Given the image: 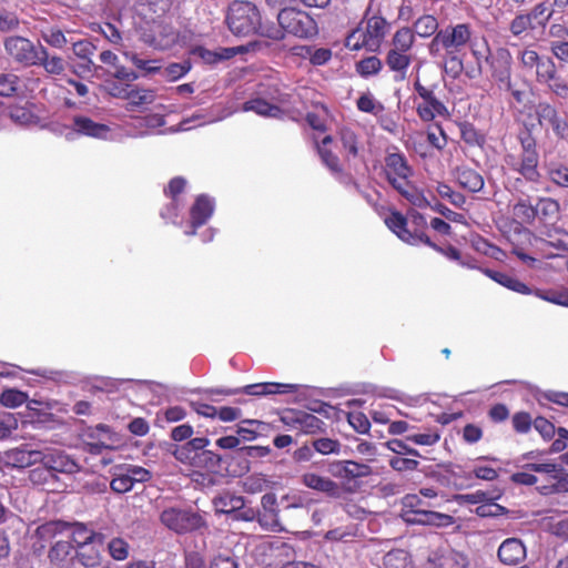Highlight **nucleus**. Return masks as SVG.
I'll list each match as a JSON object with an SVG mask.
<instances>
[{
  "instance_id": "nucleus-1",
  "label": "nucleus",
  "mask_w": 568,
  "mask_h": 568,
  "mask_svg": "<svg viewBox=\"0 0 568 568\" xmlns=\"http://www.w3.org/2000/svg\"><path fill=\"white\" fill-rule=\"evenodd\" d=\"M383 170L389 185L408 203L416 207L428 205L423 190L414 181V169L403 153L388 151L384 159Z\"/></svg>"
},
{
  "instance_id": "nucleus-2",
  "label": "nucleus",
  "mask_w": 568,
  "mask_h": 568,
  "mask_svg": "<svg viewBox=\"0 0 568 568\" xmlns=\"http://www.w3.org/2000/svg\"><path fill=\"white\" fill-rule=\"evenodd\" d=\"M227 29L237 37L258 33L271 39H282V32L275 28H264L258 8L251 1L235 0L227 7L225 14Z\"/></svg>"
},
{
  "instance_id": "nucleus-3",
  "label": "nucleus",
  "mask_w": 568,
  "mask_h": 568,
  "mask_svg": "<svg viewBox=\"0 0 568 568\" xmlns=\"http://www.w3.org/2000/svg\"><path fill=\"white\" fill-rule=\"evenodd\" d=\"M471 42V29L467 23H458L439 30L430 41L428 49L433 57H447L456 63L459 71L462 61L458 59L468 43Z\"/></svg>"
},
{
  "instance_id": "nucleus-4",
  "label": "nucleus",
  "mask_w": 568,
  "mask_h": 568,
  "mask_svg": "<svg viewBox=\"0 0 568 568\" xmlns=\"http://www.w3.org/2000/svg\"><path fill=\"white\" fill-rule=\"evenodd\" d=\"M415 36L410 28L402 27L393 34L389 50L386 53L385 63L388 69L395 72L397 80H404L409 65L413 62V48Z\"/></svg>"
},
{
  "instance_id": "nucleus-5",
  "label": "nucleus",
  "mask_w": 568,
  "mask_h": 568,
  "mask_svg": "<svg viewBox=\"0 0 568 568\" xmlns=\"http://www.w3.org/2000/svg\"><path fill=\"white\" fill-rule=\"evenodd\" d=\"M529 469L536 473V490L541 495H552L568 491V474L560 465L545 462L535 463Z\"/></svg>"
},
{
  "instance_id": "nucleus-6",
  "label": "nucleus",
  "mask_w": 568,
  "mask_h": 568,
  "mask_svg": "<svg viewBox=\"0 0 568 568\" xmlns=\"http://www.w3.org/2000/svg\"><path fill=\"white\" fill-rule=\"evenodd\" d=\"M160 521L168 529L183 535L206 528L205 519L190 508L166 507L160 514Z\"/></svg>"
},
{
  "instance_id": "nucleus-7",
  "label": "nucleus",
  "mask_w": 568,
  "mask_h": 568,
  "mask_svg": "<svg viewBox=\"0 0 568 568\" xmlns=\"http://www.w3.org/2000/svg\"><path fill=\"white\" fill-rule=\"evenodd\" d=\"M280 30L301 39H311L318 32L317 23L307 12L295 8H283L278 11Z\"/></svg>"
},
{
  "instance_id": "nucleus-8",
  "label": "nucleus",
  "mask_w": 568,
  "mask_h": 568,
  "mask_svg": "<svg viewBox=\"0 0 568 568\" xmlns=\"http://www.w3.org/2000/svg\"><path fill=\"white\" fill-rule=\"evenodd\" d=\"M405 510L403 519L408 524L448 526L453 517L437 511L427 510L426 504L418 495H407L403 499Z\"/></svg>"
},
{
  "instance_id": "nucleus-9",
  "label": "nucleus",
  "mask_w": 568,
  "mask_h": 568,
  "mask_svg": "<svg viewBox=\"0 0 568 568\" xmlns=\"http://www.w3.org/2000/svg\"><path fill=\"white\" fill-rule=\"evenodd\" d=\"M52 131L63 135L68 141H74L79 135L106 140L111 133L110 126L84 115L73 116L71 126L54 125Z\"/></svg>"
},
{
  "instance_id": "nucleus-10",
  "label": "nucleus",
  "mask_w": 568,
  "mask_h": 568,
  "mask_svg": "<svg viewBox=\"0 0 568 568\" xmlns=\"http://www.w3.org/2000/svg\"><path fill=\"white\" fill-rule=\"evenodd\" d=\"M381 0H371L365 12V34L368 41V51L375 52L379 49L389 23L381 14Z\"/></svg>"
},
{
  "instance_id": "nucleus-11",
  "label": "nucleus",
  "mask_w": 568,
  "mask_h": 568,
  "mask_svg": "<svg viewBox=\"0 0 568 568\" xmlns=\"http://www.w3.org/2000/svg\"><path fill=\"white\" fill-rule=\"evenodd\" d=\"M148 28H141L140 40L146 45L155 50L171 49L176 40L178 34L172 26L163 24L151 18V22H146Z\"/></svg>"
},
{
  "instance_id": "nucleus-12",
  "label": "nucleus",
  "mask_w": 568,
  "mask_h": 568,
  "mask_svg": "<svg viewBox=\"0 0 568 568\" xmlns=\"http://www.w3.org/2000/svg\"><path fill=\"white\" fill-rule=\"evenodd\" d=\"M414 89L420 99L416 102L415 108L422 121L430 122L437 116L446 118L449 115L448 109L432 89L422 85L418 81L415 82Z\"/></svg>"
},
{
  "instance_id": "nucleus-13",
  "label": "nucleus",
  "mask_w": 568,
  "mask_h": 568,
  "mask_svg": "<svg viewBox=\"0 0 568 568\" xmlns=\"http://www.w3.org/2000/svg\"><path fill=\"white\" fill-rule=\"evenodd\" d=\"M535 78L539 84L546 85L554 94L568 99V84L558 72L552 58H541L535 67Z\"/></svg>"
},
{
  "instance_id": "nucleus-14",
  "label": "nucleus",
  "mask_w": 568,
  "mask_h": 568,
  "mask_svg": "<svg viewBox=\"0 0 568 568\" xmlns=\"http://www.w3.org/2000/svg\"><path fill=\"white\" fill-rule=\"evenodd\" d=\"M4 50L16 62L23 65H34L37 63L39 47H36L29 39L13 36L4 40Z\"/></svg>"
},
{
  "instance_id": "nucleus-15",
  "label": "nucleus",
  "mask_w": 568,
  "mask_h": 568,
  "mask_svg": "<svg viewBox=\"0 0 568 568\" xmlns=\"http://www.w3.org/2000/svg\"><path fill=\"white\" fill-rule=\"evenodd\" d=\"M536 116L538 123L545 130H551L556 138H568V122L562 118L558 110L547 102H540L536 106Z\"/></svg>"
},
{
  "instance_id": "nucleus-16",
  "label": "nucleus",
  "mask_w": 568,
  "mask_h": 568,
  "mask_svg": "<svg viewBox=\"0 0 568 568\" xmlns=\"http://www.w3.org/2000/svg\"><path fill=\"white\" fill-rule=\"evenodd\" d=\"M490 77L494 81L510 87L513 57L507 48L495 49L487 62Z\"/></svg>"
},
{
  "instance_id": "nucleus-17",
  "label": "nucleus",
  "mask_w": 568,
  "mask_h": 568,
  "mask_svg": "<svg viewBox=\"0 0 568 568\" xmlns=\"http://www.w3.org/2000/svg\"><path fill=\"white\" fill-rule=\"evenodd\" d=\"M42 457L41 463L51 471L75 474L81 469L79 462L63 450L45 449Z\"/></svg>"
},
{
  "instance_id": "nucleus-18",
  "label": "nucleus",
  "mask_w": 568,
  "mask_h": 568,
  "mask_svg": "<svg viewBox=\"0 0 568 568\" xmlns=\"http://www.w3.org/2000/svg\"><path fill=\"white\" fill-rule=\"evenodd\" d=\"M281 419L285 425L304 434H315L324 426V422L317 416L303 410H288Z\"/></svg>"
},
{
  "instance_id": "nucleus-19",
  "label": "nucleus",
  "mask_w": 568,
  "mask_h": 568,
  "mask_svg": "<svg viewBox=\"0 0 568 568\" xmlns=\"http://www.w3.org/2000/svg\"><path fill=\"white\" fill-rule=\"evenodd\" d=\"M296 385L294 384H280V383H257L246 385L241 389H212L210 390L212 394H223V395H233L240 392H243L246 395L251 396H264L277 393H288L296 389Z\"/></svg>"
},
{
  "instance_id": "nucleus-20",
  "label": "nucleus",
  "mask_w": 568,
  "mask_h": 568,
  "mask_svg": "<svg viewBox=\"0 0 568 568\" xmlns=\"http://www.w3.org/2000/svg\"><path fill=\"white\" fill-rule=\"evenodd\" d=\"M505 164L513 171L518 172L526 180L535 182L539 178L538 162L539 155H526L521 154L518 159L514 154H506L504 158Z\"/></svg>"
},
{
  "instance_id": "nucleus-21",
  "label": "nucleus",
  "mask_w": 568,
  "mask_h": 568,
  "mask_svg": "<svg viewBox=\"0 0 568 568\" xmlns=\"http://www.w3.org/2000/svg\"><path fill=\"white\" fill-rule=\"evenodd\" d=\"M214 212V202L206 195L196 197L191 207V230H186V235H195L196 229L206 223Z\"/></svg>"
},
{
  "instance_id": "nucleus-22",
  "label": "nucleus",
  "mask_w": 568,
  "mask_h": 568,
  "mask_svg": "<svg viewBox=\"0 0 568 568\" xmlns=\"http://www.w3.org/2000/svg\"><path fill=\"white\" fill-rule=\"evenodd\" d=\"M122 55L131 62L140 77L155 75L161 72V59H151L132 50H122Z\"/></svg>"
},
{
  "instance_id": "nucleus-23",
  "label": "nucleus",
  "mask_w": 568,
  "mask_h": 568,
  "mask_svg": "<svg viewBox=\"0 0 568 568\" xmlns=\"http://www.w3.org/2000/svg\"><path fill=\"white\" fill-rule=\"evenodd\" d=\"M301 483L313 490L325 494L328 497H337L339 494V487L337 483L328 477L318 475L316 473H304L301 476Z\"/></svg>"
},
{
  "instance_id": "nucleus-24",
  "label": "nucleus",
  "mask_w": 568,
  "mask_h": 568,
  "mask_svg": "<svg viewBox=\"0 0 568 568\" xmlns=\"http://www.w3.org/2000/svg\"><path fill=\"white\" fill-rule=\"evenodd\" d=\"M7 463L17 468L30 467L41 463L42 450L29 449L27 446L17 447L6 453Z\"/></svg>"
},
{
  "instance_id": "nucleus-25",
  "label": "nucleus",
  "mask_w": 568,
  "mask_h": 568,
  "mask_svg": "<svg viewBox=\"0 0 568 568\" xmlns=\"http://www.w3.org/2000/svg\"><path fill=\"white\" fill-rule=\"evenodd\" d=\"M498 557L505 565H517L526 558V547L518 538H508L498 548Z\"/></svg>"
},
{
  "instance_id": "nucleus-26",
  "label": "nucleus",
  "mask_w": 568,
  "mask_h": 568,
  "mask_svg": "<svg viewBox=\"0 0 568 568\" xmlns=\"http://www.w3.org/2000/svg\"><path fill=\"white\" fill-rule=\"evenodd\" d=\"M49 558L57 568H72L75 561L74 547L70 541H57L49 551Z\"/></svg>"
},
{
  "instance_id": "nucleus-27",
  "label": "nucleus",
  "mask_w": 568,
  "mask_h": 568,
  "mask_svg": "<svg viewBox=\"0 0 568 568\" xmlns=\"http://www.w3.org/2000/svg\"><path fill=\"white\" fill-rule=\"evenodd\" d=\"M429 560L434 568H464L467 565V558L449 547L440 548Z\"/></svg>"
},
{
  "instance_id": "nucleus-28",
  "label": "nucleus",
  "mask_w": 568,
  "mask_h": 568,
  "mask_svg": "<svg viewBox=\"0 0 568 568\" xmlns=\"http://www.w3.org/2000/svg\"><path fill=\"white\" fill-rule=\"evenodd\" d=\"M385 223L388 229L394 232L402 241L408 244H417L420 242V236L423 234H413L406 229L407 221L403 214L398 212H393L389 216L385 219Z\"/></svg>"
},
{
  "instance_id": "nucleus-29",
  "label": "nucleus",
  "mask_w": 568,
  "mask_h": 568,
  "mask_svg": "<svg viewBox=\"0 0 568 568\" xmlns=\"http://www.w3.org/2000/svg\"><path fill=\"white\" fill-rule=\"evenodd\" d=\"M102 541H92L80 546L75 550V559L87 568H95L101 564Z\"/></svg>"
},
{
  "instance_id": "nucleus-30",
  "label": "nucleus",
  "mask_w": 568,
  "mask_h": 568,
  "mask_svg": "<svg viewBox=\"0 0 568 568\" xmlns=\"http://www.w3.org/2000/svg\"><path fill=\"white\" fill-rule=\"evenodd\" d=\"M192 54L201 58L205 63L214 64L223 60L233 58L234 55L244 52L243 47L221 48L216 51L207 50L203 47H196Z\"/></svg>"
},
{
  "instance_id": "nucleus-31",
  "label": "nucleus",
  "mask_w": 568,
  "mask_h": 568,
  "mask_svg": "<svg viewBox=\"0 0 568 568\" xmlns=\"http://www.w3.org/2000/svg\"><path fill=\"white\" fill-rule=\"evenodd\" d=\"M241 110L243 112H254L265 118H277L281 115V109L262 98H254L243 103Z\"/></svg>"
},
{
  "instance_id": "nucleus-32",
  "label": "nucleus",
  "mask_w": 568,
  "mask_h": 568,
  "mask_svg": "<svg viewBox=\"0 0 568 568\" xmlns=\"http://www.w3.org/2000/svg\"><path fill=\"white\" fill-rule=\"evenodd\" d=\"M511 216L520 225L531 224L536 219L535 205L528 197L518 199L511 206Z\"/></svg>"
},
{
  "instance_id": "nucleus-33",
  "label": "nucleus",
  "mask_w": 568,
  "mask_h": 568,
  "mask_svg": "<svg viewBox=\"0 0 568 568\" xmlns=\"http://www.w3.org/2000/svg\"><path fill=\"white\" fill-rule=\"evenodd\" d=\"M213 505L216 513L231 514L243 508L244 499L242 496L224 491L214 497Z\"/></svg>"
},
{
  "instance_id": "nucleus-34",
  "label": "nucleus",
  "mask_w": 568,
  "mask_h": 568,
  "mask_svg": "<svg viewBox=\"0 0 568 568\" xmlns=\"http://www.w3.org/2000/svg\"><path fill=\"white\" fill-rule=\"evenodd\" d=\"M38 61L34 65H41L49 74L59 75L65 70V62L58 55H50L43 45H39Z\"/></svg>"
},
{
  "instance_id": "nucleus-35",
  "label": "nucleus",
  "mask_w": 568,
  "mask_h": 568,
  "mask_svg": "<svg viewBox=\"0 0 568 568\" xmlns=\"http://www.w3.org/2000/svg\"><path fill=\"white\" fill-rule=\"evenodd\" d=\"M456 179L462 187L470 192H479L484 187L483 176L469 168H458Z\"/></svg>"
},
{
  "instance_id": "nucleus-36",
  "label": "nucleus",
  "mask_w": 568,
  "mask_h": 568,
  "mask_svg": "<svg viewBox=\"0 0 568 568\" xmlns=\"http://www.w3.org/2000/svg\"><path fill=\"white\" fill-rule=\"evenodd\" d=\"M113 476L110 487L114 493L124 494L133 489L134 485L126 471V466L115 465L111 468Z\"/></svg>"
},
{
  "instance_id": "nucleus-37",
  "label": "nucleus",
  "mask_w": 568,
  "mask_h": 568,
  "mask_svg": "<svg viewBox=\"0 0 568 568\" xmlns=\"http://www.w3.org/2000/svg\"><path fill=\"white\" fill-rule=\"evenodd\" d=\"M331 143L332 138L329 135L324 136L321 142H316L317 151L322 162L328 168V170L335 175H341L342 169L339 161L338 158L332 153L329 149Z\"/></svg>"
},
{
  "instance_id": "nucleus-38",
  "label": "nucleus",
  "mask_w": 568,
  "mask_h": 568,
  "mask_svg": "<svg viewBox=\"0 0 568 568\" xmlns=\"http://www.w3.org/2000/svg\"><path fill=\"white\" fill-rule=\"evenodd\" d=\"M485 274L500 285L521 294H528L529 287L517 278L501 272L485 270Z\"/></svg>"
},
{
  "instance_id": "nucleus-39",
  "label": "nucleus",
  "mask_w": 568,
  "mask_h": 568,
  "mask_svg": "<svg viewBox=\"0 0 568 568\" xmlns=\"http://www.w3.org/2000/svg\"><path fill=\"white\" fill-rule=\"evenodd\" d=\"M10 119L18 125L31 126L39 122L38 115L33 113L30 106L27 105H13L9 110Z\"/></svg>"
},
{
  "instance_id": "nucleus-40",
  "label": "nucleus",
  "mask_w": 568,
  "mask_h": 568,
  "mask_svg": "<svg viewBox=\"0 0 568 568\" xmlns=\"http://www.w3.org/2000/svg\"><path fill=\"white\" fill-rule=\"evenodd\" d=\"M72 540L77 548L92 541H102V534L94 532L83 524H74L71 527Z\"/></svg>"
},
{
  "instance_id": "nucleus-41",
  "label": "nucleus",
  "mask_w": 568,
  "mask_h": 568,
  "mask_svg": "<svg viewBox=\"0 0 568 568\" xmlns=\"http://www.w3.org/2000/svg\"><path fill=\"white\" fill-rule=\"evenodd\" d=\"M192 69V64L189 60H184L182 62H172L166 67L161 64V72L159 73L169 82H174L182 79L185 74H187Z\"/></svg>"
},
{
  "instance_id": "nucleus-42",
  "label": "nucleus",
  "mask_w": 568,
  "mask_h": 568,
  "mask_svg": "<svg viewBox=\"0 0 568 568\" xmlns=\"http://www.w3.org/2000/svg\"><path fill=\"white\" fill-rule=\"evenodd\" d=\"M536 217L540 221L548 222L556 219L559 212V204L557 201L545 197L538 200L535 204Z\"/></svg>"
},
{
  "instance_id": "nucleus-43",
  "label": "nucleus",
  "mask_w": 568,
  "mask_h": 568,
  "mask_svg": "<svg viewBox=\"0 0 568 568\" xmlns=\"http://www.w3.org/2000/svg\"><path fill=\"white\" fill-rule=\"evenodd\" d=\"M438 28L437 19L434 16L425 14L418 18L414 23V36L428 38L433 36Z\"/></svg>"
},
{
  "instance_id": "nucleus-44",
  "label": "nucleus",
  "mask_w": 568,
  "mask_h": 568,
  "mask_svg": "<svg viewBox=\"0 0 568 568\" xmlns=\"http://www.w3.org/2000/svg\"><path fill=\"white\" fill-rule=\"evenodd\" d=\"M69 525L63 521H48L36 529V536L41 540H50L57 535L62 534L63 530L68 529Z\"/></svg>"
},
{
  "instance_id": "nucleus-45",
  "label": "nucleus",
  "mask_w": 568,
  "mask_h": 568,
  "mask_svg": "<svg viewBox=\"0 0 568 568\" xmlns=\"http://www.w3.org/2000/svg\"><path fill=\"white\" fill-rule=\"evenodd\" d=\"M28 402V394L16 388L4 389L0 395V403L8 408H17Z\"/></svg>"
},
{
  "instance_id": "nucleus-46",
  "label": "nucleus",
  "mask_w": 568,
  "mask_h": 568,
  "mask_svg": "<svg viewBox=\"0 0 568 568\" xmlns=\"http://www.w3.org/2000/svg\"><path fill=\"white\" fill-rule=\"evenodd\" d=\"M221 463V457L212 450L196 453L192 468L195 469H213Z\"/></svg>"
},
{
  "instance_id": "nucleus-47",
  "label": "nucleus",
  "mask_w": 568,
  "mask_h": 568,
  "mask_svg": "<svg viewBox=\"0 0 568 568\" xmlns=\"http://www.w3.org/2000/svg\"><path fill=\"white\" fill-rule=\"evenodd\" d=\"M42 39L51 47L62 49L67 43L72 41L58 28H45L41 31Z\"/></svg>"
},
{
  "instance_id": "nucleus-48",
  "label": "nucleus",
  "mask_w": 568,
  "mask_h": 568,
  "mask_svg": "<svg viewBox=\"0 0 568 568\" xmlns=\"http://www.w3.org/2000/svg\"><path fill=\"white\" fill-rule=\"evenodd\" d=\"M21 87L19 77L14 73H2L0 74V95L12 97Z\"/></svg>"
},
{
  "instance_id": "nucleus-49",
  "label": "nucleus",
  "mask_w": 568,
  "mask_h": 568,
  "mask_svg": "<svg viewBox=\"0 0 568 568\" xmlns=\"http://www.w3.org/2000/svg\"><path fill=\"white\" fill-rule=\"evenodd\" d=\"M470 51H471L473 57L476 60L479 71H481L483 61L487 63L493 53L487 40L485 38H483L480 42L471 41L470 42Z\"/></svg>"
},
{
  "instance_id": "nucleus-50",
  "label": "nucleus",
  "mask_w": 568,
  "mask_h": 568,
  "mask_svg": "<svg viewBox=\"0 0 568 568\" xmlns=\"http://www.w3.org/2000/svg\"><path fill=\"white\" fill-rule=\"evenodd\" d=\"M382 61L375 55L365 58L356 63V71L364 78L377 74L382 70Z\"/></svg>"
},
{
  "instance_id": "nucleus-51",
  "label": "nucleus",
  "mask_w": 568,
  "mask_h": 568,
  "mask_svg": "<svg viewBox=\"0 0 568 568\" xmlns=\"http://www.w3.org/2000/svg\"><path fill=\"white\" fill-rule=\"evenodd\" d=\"M527 16H529L530 22L536 24V28H545L552 18L554 11L548 12L546 3L540 2L527 12Z\"/></svg>"
},
{
  "instance_id": "nucleus-52",
  "label": "nucleus",
  "mask_w": 568,
  "mask_h": 568,
  "mask_svg": "<svg viewBox=\"0 0 568 568\" xmlns=\"http://www.w3.org/2000/svg\"><path fill=\"white\" fill-rule=\"evenodd\" d=\"M536 24L530 22L529 16L527 13L517 14L509 24V31L514 37L520 38L525 32L529 30H535Z\"/></svg>"
},
{
  "instance_id": "nucleus-53",
  "label": "nucleus",
  "mask_w": 568,
  "mask_h": 568,
  "mask_svg": "<svg viewBox=\"0 0 568 568\" xmlns=\"http://www.w3.org/2000/svg\"><path fill=\"white\" fill-rule=\"evenodd\" d=\"M535 463H526L520 466V470L514 473L510 477L511 481L518 485L535 486L536 473L529 469Z\"/></svg>"
},
{
  "instance_id": "nucleus-54",
  "label": "nucleus",
  "mask_w": 568,
  "mask_h": 568,
  "mask_svg": "<svg viewBox=\"0 0 568 568\" xmlns=\"http://www.w3.org/2000/svg\"><path fill=\"white\" fill-rule=\"evenodd\" d=\"M301 50L305 52L302 54L307 55L314 65H323L332 58V51L326 48L302 47Z\"/></svg>"
},
{
  "instance_id": "nucleus-55",
  "label": "nucleus",
  "mask_w": 568,
  "mask_h": 568,
  "mask_svg": "<svg viewBox=\"0 0 568 568\" xmlns=\"http://www.w3.org/2000/svg\"><path fill=\"white\" fill-rule=\"evenodd\" d=\"M357 108L362 112L378 115L384 111V105L378 102L372 94H363L357 100Z\"/></svg>"
},
{
  "instance_id": "nucleus-56",
  "label": "nucleus",
  "mask_w": 568,
  "mask_h": 568,
  "mask_svg": "<svg viewBox=\"0 0 568 568\" xmlns=\"http://www.w3.org/2000/svg\"><path fill=\"white\" fill-rule=\"evenodd\" d=\"M345 45L349 50H359L365 48L368 50V41L363 27L354 29L345 40Z\"/></svg>"
},
{
  "instance_id": "nucleus-57",
  "label": "nucleus",
  "mask_w": 568,
  "mask_h": 568,
  "mask_svg": "<svg viewBox=\"0 0 568 568\" xmlns=\"http://www.w3.org/2000/svg\"><path fill=\"white\" fill-rule=\"evenodd\" d=\"M314 449L322 454V455H328V454H336L338 455L341 453V443L336 439L322 437L317 438L313 442Z\"/></svg>"
},
{
  "instance_id": "nucleus-58",
  "label": "nucleus",
  "mask_w": 568,
  "mask_h": 568,
  "mask_svg": "<svg viewBox=\"0 0 568 568\" xmlns=\"http://www.w3.org/2000/svg\"><path fill=\"white\" fill-rule=\"evenodd\" d=\"M372 468L367 464L348 460L346 466V480L358 479L372 475Z\"/></svg>"
},
{
  "instance_id": "nucleus-59",
  "label": "nucleus",
  "mask_w": 568,
  "mask_h": 568,
  "mask_svg": "<svg viewBox=\"0 0 568 568\" xmlns=\"http://www.w3.org/2000/svg\"><path fill=\"white\" fill-rule=\"evenodd\" d=\"M108 550L114 560H124L129 556V544L122 538H113L108 544Z\"/></svg>"
},
{
  "instance_id": "nucleus-60",
  "label": "nucleus",
  "mask_w": 568,
  "mask_h": 568,
  "mask_svg": "<svg viewBox=\"0 0 568 568\" xmlns=\"http://www.w3.org/2000/svg\"><path fill=\"white\" fill-rule=\"evenodd\" d=\"M125 99H128L132 105L139 106L143 104H151L154 101L155 95L151 90H128Z\"/></svg>"
},
{
  "instance_id": "nucleus-61",
  "label": "nucleus",
  "mask_w": 568,
  "mask_h": 568,
  "mask_svg": "<svg viewBox=\"0 0 568 568\" xmlns=\"http://www.w3.org/2000/svg\"><path fill=\"white\" fill-rule=\"evenodd\" d=\"M73 53L80 58L85 60V65L89 67L92 64V61L90 60V55L94 52V47L91 42L88 40H79V41H71Z\"/></svg>"
},
{
  "instance_id": "nucleus-62",
  "label": "nucleus",
  "mask_w": 568,
  "mask_h": 568,
  "mask_svg": "<svg viewBox=\"0 0 568 568\" xmlns=\"http://www.w3.org/2000/svg\"><path fill=\"white\" fill-rule=\"evenodd\" d=\"M541 57L531 47H526L518 53V60L524 69H535Z\"/></svg>"
},
{
  "instance_id": "nucleus-63",
  "label": "nucleus",
  "mask_w": 568,
  "mask_h": 568,
  "mask_svg": "<svg viewBox=\"0 0 568 568\" xmlns=\"http://www.w3.org/2000/svg\"><path fill=\"white\" fill-rule=\"evenodd\" d=\"M347 420H348L349 425L357 433L366 434V433H368V430L371 428V423L364 413H361V412L348 413Z\"/></svg>"
},
{
  "instance_id": "nucleus-64",
  "label": "nucleus",
  "mask_w": 568,
  "mask_h": 568,
  "mask_svg": "<svg viewBox=\"0 0 568 568\" xmlns=\"http://www.w3.org/2000/svg\"><path fill=\"white\" fill-rule=\"evenodd\" d=\"M537 295L552 304L568 307V290L539 292Z\"/></svg>"
}]
</instances>
